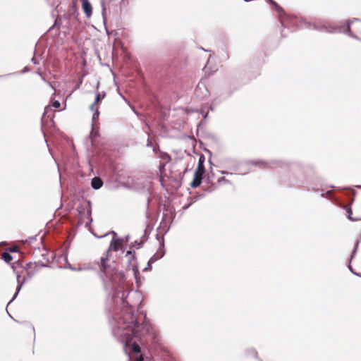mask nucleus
I'll return each mask as SVG.
<instances>
[{
  "mask_svg": "<svg viewBox=\"0 0 361 361\" xmlns=\"http://www.w3.org/2000/svg\"><path fill=\"white\" fill-rule=\"evenodd\" d=\"M164 255V252H158L157 254H154L148 261V263H147V267H146L145 269H151V264L154 263L156 261H157L158 259H161V257H163V256Z\"/></svg>",
  "mask_w": 361,
  "mask_h": 361,
  "instance_id": "6",
  "label": "nucleus"
},
{
  "mask_svg": "<svg viewBox=\"0 0 361 361\" xmlns=\"http://www.w3.org/2000/svg\"><path fill=\"white\" fill-rule=\"evenodd\" d=\"M269 1L270 2V4H271L272 5H274L275 6L276 11L279 13L280 11L281 10V8L276 4V3L272 0H269Z\"/></svg>",
  "mask_w": 361,
  "mask_h": 361,
  "instance_id": "13",
  "label": "nucleus"
},
{
  "mask_svg": "<svg viewBox=\"0 0 361 361\" xmlns=\"http://www.w3.org/2000/svg\"><path fill=\"white\" fill-rule=\"evenodd\" d=\"M102 185L103 182L99 178L94 177L92 179L91 185L94 189L98 190L102 186Z\"/></svg>",
  "mask_w": 361,
  "mask_h": 361,
  "instance_id": "7",
  "label": "nucleus"
},
{
  "mask_svg": "<svg viewBox=\"0 0 361 361\" xmlns=\"http://www.w3.org/2000/svg\"><path fill=\"white\" fill-rule=\"evenodd\" d=\"M354 21H359V19H357V18H355V19H354Z\"/></svg>",
  "mask_w": 361,
  "mask_h": 361,
  "instance_id": "27",
  "label": "nucleus"
},
{
  "mask_svg": "<svg viewBox=\"0 0 361 361\" xmlns=\"http://www.w3.org/2000/svg\"><path fill=\"white\" fill-rule=\"evenodd\" d=\"M357 245H358V243H357V244H356V245H355V248L354 249V250H353V252H352L351 258H353V257H354V255H355L356 249H357Z\"/></svg>",
  "mask_w": 361,
  "mask_h": 361,
  "instance_id": "19",
  "label": "nucleus"
},
{
  "mask_svg": "<svg viewBox=\"0 0 361 361\" xmlns=\"http://www.w3.org/2000/svg\"><path fill=\"white\" fill-rule=\"evenodd\" d=\"M106 0L102 1V13L104 14V11H106Z\"/></svg>",
  "mask_w": 361,
  "mask_h": 361,
  "instance_id": "16",
  "label": "nucleus"
},
{
  "mask_svg": "<svg viewBox=\"0 0 361 361\" xmlns=\"http://www.w3.org/2000/svg\"><path fill=\"white\" fill-rule=\"evenodd\" d=\"M98 116H99V112H98V110L96 109V111L93 114V116H92L93 120L97 118Z\"/></svg>",
  "mask_w": 361,
  "mask_h": 361,
  "instance_id": "17",
  "label": "nucleus"
},
{
  "mask_svg": "<svg viewBox=\"0 0 361 361\" xmlns=\"http://www.w3.org/2000/svg\"><path fill=\"white\" fill-rule=\"evenodd\" d=\"M11 267L13 269V271L16 274V279H17L18 286H17V288H16V292L15 293L12 300L9 302V303L11 302L17 297V295H18V293L20 292L23 285L26 281L25 278V277H22V276L20 274V272L18 270V267H16L14 265V264H13L11 265Z\"/></svg>",
  "mask_w": 361,
  "mask_h": 361,
  "instance_id": "4",
  "label": "nucleus"
},
{
  "mask_svg": "<svg viewBox=\"0 0 361 361\" xmlns=\"http://www.w3.org/2000/svg\"><path fill=\"white\" fill-rule=\"evenodd\" d=\"M222 182L226 183V182H228V180L224 177H221V178L219 179L218 183L220 184Z\"/></svg>",
  "mask_w": 361,
  "mask_h": 361,
  "instance_id": "18",
  "label": "nucleus"
},
{
  "mask_svg": "<svg viewBox=\"0 0 361 361\" xmlns=\"http://www.w3.org/2000/svg\"><path fill=\"white\" fill-rule=\"evenodd\" d=\"M111 233L114 238L105 256L101 257L99 267L101 272L103 273L102 279L104 288L109 290H115L116 291V302L123 306L121 315L112 324V331L116 339L123 343L124 351L128 355V360H130V353L132 350L136 353L141 352L137 341L145 333H149L151 326L137 322L133 312V307L141 301L140 293L137 291L128 292V286L125 283L123 273L107 264L109 252L111 250L118 251L122 245L121 239L116 238V233L114 231Z\"/></svg>",
  "mask_w": 361,
  "mask_h": 361,
  "instance_id": "1",
  "label": "nucleus"
},
{
  "mask_svg": "<svg viewBox=\"0 0 361 361\" xmlns=\"http://www.w3.org/2000/svg\"><path fill=\"white\" fill-rule=\"evenodd\" d=\"M147 146H150L151 145V142L149 141V139L148 138V140H147Z\"/></svg>",
  "mask_w": 361,
  "mask_h": 361,
  "instance_id": "24",
  "label": "nucleus"
},
{
  "mask_svg": "<svg viewBox=\"0 0 361 361\" xmlns=\"http://www.w3.org/2000/svg\"><path fill=\"white\" fill-rule=\"evenodd\" d=\"M360 188H361V186H360Z\"/></svg>",
  "mask_w": 361,
  "mask_h": 361,
  "instance_id": "28",
  "label": "nucleus"
},
{
  "mask_svg": "<svg viewBox=\"0 0 361 361\" xmlns=\"http://www.w3.org/2000/svg\"><path fill=\"white\" fill-rule=\"evenodd\" d=\"M1 257L2 259L7 263L10 262L13 259L12 256L8 252H4Z\"/></svg>",
  "mask_w": 361,
  "mask_h": 361,
  "instance_id": "9",
  "label": "nucleus"
},
{
  "mask_svg": "<svg viewBox=\"0 0 361 361\" xmlns=\"http://www.w3.org/2000/svg\"><path fill=\"white\" fill-rule=\"evenodd\" d=\"M204 173V168L203 164L200 161L195 171L194 178L190 183V186L193 188H197L202 183V179Z\"/></svg>",
  "mask_w": 361,
  "mask_h": 361,
  "instance_id": "3",
  "label": "nucleus"
},
{
  "mask_svg": "<svg viewBox=\"0 0 361 361\" xmlns=\"http://www.w3.org/2000/svg\"><path fill=\"white\" fill-rule=\"evenodd\" d=\"M99 99H100V95H99V94H98L96 96V97H95L94 103L98 102L99 101ZM94 105H95V104H92V106H91V109H92V111H94Z\"/></svg>",
  "mask_w": 361,
  "mask_h": 361,
  "instance_id": "12",
  "label": "nucleus"
},
{
  "mask_svg": "<svg viewBox=\"0 0 361 361\" xmlns=\"http://www.w3.org/2000/svg\"><path fill=\"white\" fill-rule=\"evenodd\" d=\"M82 8L87 18H90L92 14V7L88 0L82 1Z\"/></svg>",
  "mask_w": 361,
  "mask_h": 361,
  "instance_id": "5",
  "label": "nucleus"
},
{
  "mask_svg": "<svg viewBox=\"0 0 361 361\" xmlns=\"http://www.w3.org/2000/svg\"><path fill=\"white\" fill-rule=\"evenodd\" d=\"M69 268L73 271H78L94 269V267H92L90 264H84L83 266L79 267L78 268H75V267H73L71 265H69Z\"/></svg>",
  "mask_w": 361,
  "mask_h": 361,
  "instance_id": "8",
  "label": "nucleus"
},
{
  "mask_svg": "<svg viewBox=\"0 0 361 361\" xmlns=\"http://www.w3.org/2000/svg\"><path fill=\"white\" fill-rule=\"evenodd\" d=\"M313 26L315 30H317L319 31H325V32H343L344 33H348V34H349L350 36L355 38V36H354L350 32V26L349 22H348L347 26L345 28L341 27H330L327 25H319L317 24H314Z\"/></svg>",
  "mask_w": 361,
  "mask_h": 361,
  "instance_id": "2",
  "label": "nucleus"
},
{
  "mask_svg": "<svg viewBox=\"0 0 361 361\" xmlns=\"http://www.w3.org/2000/svg\"><path fill=\"white\" fill-rule=\"evenodd\" d=\"M126 257L128 259V261L130 262L131 259L133 258L132 252L131 251H128L126 255Z\"/></svg>",
  "mask_w": 361,
  "mask_h": 361,
  "instance_id": "14",
  "label": "nucleus"
},
{
  "mask_svg": "<svg viewBox=\"0 0 361 361\" xmlns=\"http://www.w3.org/2000/svg\"><path fill=\"white\" fill-rule=\"evenodd\" d=\"M136 361H143L142 355H140L138 357H137Z\"/></svg>",
  "mask_w": 361,
  "mask_h": 361,
  "instance_id": "20",
  "label": "nucleus"
},
{
  "mask_svg": "<svg viewBox=\"0 0 361 361\" xmlns=\"http://www.w3.org/2000/svg\"><path fill=\"white\" fill-rule=\"evenodd\" d=\"M348 267H349L350 270L351 271V272L354 274V272H353V269H352V268H351V266H350V264L348 265ZM356 275H357V276H360V277H361V275H359V274H356Z\"/></svg>",
  "mask_w": 361,
  "mask_h": 361,
  "instance_id": "21",
  "label": "nucleus"
},
{
  "mask_svg": "<svg viewBox=\"0 0 361 361\" xmlns=\"http://www.w3.org/2000/svg\"><path fill=\"white\" fill-rule=\"evenodd\" d=\"M346 212L348 213V219L350 221H355L356 219H354L352 216H351V214H352V209L351 208H348L346 209Z\"/></svg>",
  "mask_w": 361,
  "mask_h": 361,
  "instance_id": "10",
  "label": "nucleus"
},
{
  "mask_svg": "<svg viewBox=\"0 0 361 361\" xmlns=\"http://www.w3.org/2000/svg\"><path fill=\"white\" fill-rule=\"evenodd\" d=\"M11 252H16L17 250V248L16 247H13V248H11Z\"/></svg>",
  "mask_w": 361,
  "mask_h": 361,
  "instance_id": "22",
  "label": "nucleus"
},
{
  "mask_svg": "<svg viewBox=\"0 0 361 361\" xmlns=\"http://www.w3.org/2000/svg\"><path fill=\"white\" fill-rule=\"evenodd\" d=\"M221 174H228V172H226V171H221Z\"/></svg>",
  "mask_w": 361,
  "mask_h": 361,
  "instance_id": "26",
  "label": "nucleus"
},
{
  "mask_svg": "<svg viewBox=\"0 0 361 361\" xmlns=\"http://www.w3.org/2000/svg\"><path fill=\"white\" fill-rule=\"evenodd\" d=\"M32 62H33L35 64H37V62L36 61V60H35V57H33V58L32 59Z\"/></svg>",
  "mask_w": 361,
  "mask_h": 361,
  "instance_id": "23",
  "label": "nucleus"
},
{
  "mask_svg": "<svg viewBox=\"0 0 361 361\" xmlns=\"http://www.w3.org/2000/svg\"><path fill=\"white\" fill-rule=\"evenodd\" d=\"M60 105H61V104H60V102H59V101H54V102H53V103H52V106H53L54 108H56V109H57V108L60 107Z\"/></svg>",
  "mask_w": 361,
  "mask_h": 361,
  "instance_id": "15",
  "label": "nucleus"
},
{
  "mask_svg": "<svg viewBox=\"0 0 361 361\" xmlns=\"http://www.w3.org/2000/svg\"><path fill=\"white\" fill-rule=\"evenodd\" d=\"M210 61H211V58H209V60H208V61H207V64H206V65H205V66H204V70H205V71H206V72H208V71H213V72H214V71H215L214 70V71H212V70H211L210 65H209V63H210Z\"/></svg>",
  "mask_w": 361,
  "mask_h": 361,
  "instance_id": "11",
  "label": "nucleus"
},
{
  "mask_svg": "<svg viewBox=\"0 0 361 361\" xmlns=\"http://www.w3.org/2000/svg\"><path fill=\"white\" fill-rule=\"evenodd\" d=\"M258 163H261V164H267V163L263 162V161H258V162H255V164H257Z\"/></svg>",
  "mask_w": 361,
  "mask_h": 361,
  "instance_id": "25",
  "label": "nucleus"
}]
</instances>
